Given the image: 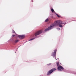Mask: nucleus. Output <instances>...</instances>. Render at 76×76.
<instances>
[{"label":"nucleus","mask_w":76,"mask_h":76,"mask_svg":"<svg viewBox=\"0 0 76 76\" xmlns=\"http://www.w3.org/2000/svg\"><path fill=\"white\" fill-rule=\"evenodd\" d=\"M48 20H49V19L48 18H47L45 20V22H48Z\"/></svg>","instance_id":"nucleus-8"},{"label":"nucleus","mask_w":76,"mask_h":76,"mask_svg":"<svg viewBox=\"0 0 76 76\" xmlns=\"http://www.w3.org/2000/svg\"><path fill=\"white\" fill-rule=\"evenodd\" d=\"M56 52H57V50H54V52L52 53V55L53 56V57H55L56 56Z\"/></svg>","instance_id":"nucleus-6"},{"label":"nucleus","mask_w":76,"mask_h":76,"mask_svg":"<svg viewBox=\"0 0 76 76\" xmlns=\"http://www.w3.org/2000/svg\"><path fill=\"white\" fill-rule=\"evenodd\" d=\"M56 60H57L58 59H57V58H56Z\"/></svg>","instance_id":"nucleus-18"},{"label":"nucleus","mask_w":76,"mask_h":76,"mask_svg":"<svg viewBox=\"0 0 76 76\" xmlns=\"http://www.w3.org/2000/svg\"><path fill=\"white\" fill-rule=\"evenodd\" d=\"M56 68H53L52 69L48 72L47 75H50L53 72H54V71H56Z\"/></svg>","instance_id":"nucleus-4"},{"label":"nucleus","mask_w":76,"mask_h":76,"mask_svg":"<svg viewBox=\"0 0 76 76\" xmlns=\"http://www.w3.org/2000/svg\"><path fill=\"white\" fill-rule=\"evenodd\" d=\"M42 32V30H40L39 31H36L33 35V37H35L37 35H40Z\"/></svg>","instance_id":"nucleus-2"},{"label":"nucleus","mask_w":76,"mask_h":76,"mask_svg":"<svg viewBox=\"0 0 76 76\" xmlns=\"http://www.w3.org/2000/svg\"><path fill=\"white\" fill-rule=\"evenodd\" d=\"M13 33H15V31L13 30H12V31Z\"/></svg>","instance_id":"nucleus-13"},{"label":"nucleus","mask_w":76,"mask_h":76,"mask_svg":"<svg viewBox=\"0 0 76 76\" xmlns=\"http://www.w3.org/2000/svg\"><path fill=\"white\" fill-rule=\"evenodd\" d=\"M35 38H36V37H35L34 38L32 39H31L30 40V41H32V40H33V39H34Z\"/></svg>","instance_id":"nucleus-10"},{"label":"nucleus","mask_w":76,"mask_h":76,"mask_svg":"<svg viewBox=\"0 0 76 76\" xmlns=\"http://www.w3.org/2000/svg\"><path fill=\"white\" fill-rule=\"evenodd\" d=\"M19 41V39L16 40H15L14 42L15 43H18V42Z\"/></svg>","instance_id":"nucleus-7"},{"label":"nucleus","mask_w":76,"mask_h":76,"mask_svg":"<svg viewBox=\"0 0 76 76\" xmlns=\"http://www.w3.org/2000/svg\"><path fill=\"white\" fill-rule=\"evenodd\" d=\"M56 15L57 16V17H58V18H60V16L58 15V14H56Z\"/></svg>","instance_id":"nucleus-11"},{"label":"nucleus","mask_w":76,"mask_h":76,"mask_svg":"<svg viewBox=\"0 0 76 76\" xmlns=\"http://www.w3.org/2000/svg\"><path fill=\"white\" fill-rule=\"evenodd\" d=\"M57 66H58V70H60V71H61V69L62 70H64V68H63V66H62L60 65L59 66V63L58 62H57Z\"/></svg>","instance_id":"nucleus-3"},{"label":"nucleus","mask_w":76,"mask_h":76,"mask_svg":"<svg viewBox=\"0 0 76 76\" xmlns=\"http://www.w3.org/2000/svg\"><path fill=\"white\" fill-rule=\"evenodd\" d=\"M55 24H53L50 25V27L47 28L45 30V32H47V31H49V30H50L51 29H53V27L54 26H56V25H59V27L61 28H62V27H63V26L62 25V22L60 20H58V21H55Z\"/></svg>","instance_id":"nucleus-1"},{"label":"nucleus","mask_w":76,"mask_h":76,"mask_svg":"<svg viewBox=\"0 0 76 76\" xmlns=\"http://www.w3.org/2000/svg\"><path fill=\"white\" fill-rule=\"evenodd\" d=\"M18 37L20 38V39H23V38L25 37V36L23 35H18Z\"/></svg>","instance_id":"nucleus-5"},{"label":"nucleus","mask_w":76,"mask_h":76,"mask_svg":"<svg viewBox=\"0 0 76 76\" xmlns=\"http://www.w3.org/2000/svg\"><path fill=\"white\" fill-rule=\"evenodd\" d=\"M51 64H47L48 66H50V65H51Z\"/></svg>","instance_id":"nucleus-12"},{"label":"nucleus","mask_w":76,"mask_h":76,"mask_svg":"<svg viewBox=\"0 0 76 76\" xmlns=\"http://www.w3.org/2000/svg\"><path fill=\"white\" fill-rule=\"evenodd\" d=\"M56 60H57L58 59H57V58H56Z\"/></svg>","instance_id":"nucleus-17"},{"label":"nucleus","mask_w":76,"mask_h":76,"mask_svg":"<svg viewBox=\"0 0 76 76\" xmlns=\"http://www.w3.org/2000/svg\"><path fill=\"white\" fill-rule=\"evenodd\" d=\"M15 35H12V37H15Z\"/></svg>","instance_id":"nucleus-15"},{"label":"nucleus","mask_w":76,"mask_h":76,"mask_svg":"<svg viewBox=\"0 0 76 76\" xmlns=\"http://www.w3.org/2000/svg\"><path fill=\"white\" fill-rule=\"evenodd\" d=\"M31 1H32V2H34V1H33V0H32Z\"/></svg>","instance_id":"nucleus-16"},{"label":"nucleus","mask_w":76,"mask_h":76,"mask_svg":"<svg viewBox=\"0 0 76 76\" xmlns=\"http://www.w3.org/2000/svg\"><path fill=\"white\" fill-rule=\"evenodd\" d=\"M51 11L52 12H53H53H54V10L53 9V8L51 9Z\"/></svg>","instance_id":"nucleus-9"},{"label":"nucleus","mask_w":76,"mask_h":76,"mask_svg":"<svg viewBox=\"0 0 76 76\" xmlns=\"http://www.w3.org/2000/svg\"><path fill=\"white\" fill-rule=\"evenodd\" d=\"M57 29H58V30H60V28H57Z\"/></svg>","instance_id":"nucleus-14"}]
</instances>
